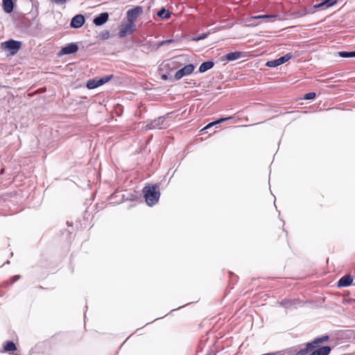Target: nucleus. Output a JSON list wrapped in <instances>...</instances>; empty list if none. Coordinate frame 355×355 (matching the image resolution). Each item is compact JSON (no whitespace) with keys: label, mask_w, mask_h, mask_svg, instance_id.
I'll return each mask as SVG.
<instances>
[{"label":"nucleus","mask_w":355,"mask_h":355,"mask_svg":"<svg viewBox=\"0 0 355 355\" xmlns=\"http://www.w3.org/2000/svg\"><path fill=\"white\" fill-rule=\"evenodd\" d=\"M195 67L192 64H187L184 66L183 68L179 69L176 71L174 78L175 80H180L184 76L189 75L193 73Z\"/></svg>","instance_id":"nucleus-5"},{"label":"nucleus","mask_w":355,"mask_h":355,"mask_svg":"<svg viewBox=\"0 0 355 355\" xmlns=\"http://www.w3.org/2000/svg\"><path fill=\"white\" fill-rule=\"evenodd\" d=\"M5 352H13L17 349L15 344L12 341H7L3 345Z\"/></svg>","instance_id":"nucleus-17"},{"label":"nucleus","mask_w":355,"mask_h":355,"mask_svg":"<svg viewBox=\"0 0 355 355\" xmlns=\"http://www.w3.org/2000/svg\"><path fill=\"white\" fill-rule=\"evenodd\" d=\"M162 78L163 79H166V75L162 76Z\"/></svg>","instance_id":"nucleus-29"},{"label":"nucleus","mask_w":355,"mask_h":355,"mask_svg":"<svg viewBox=\"0 0 355 355\" xmlns=\"http://www.w3.org/2000/svg\"><path fill=\"white\" fill-rule=\"evenodd\" d=\"M136 29V25L135 23L129 22L127 20V22L122 23L119 26V33L118 35L120 38H123L126 37L127 35H130L134 33Z\"/></svg>","instance_id":"nucleus-2"},{"label":"nucleus","mask_w":355,"mask_h":355,"mask_svg":"<svg viewBox=\"0 0 355 355\" xmlns=\"http://www.w3.org/2000/svg\"><path fill=\"white\" fill-rule=\"evenodd\" d=\"M19 278H20V275H15L12 277H11L10 282H11V283H14L16 281H17L18 279H19Z\"/></svg>","instance_id":"nucleus-26"},{"label":"nucleus","mask_w":355,"mask_h":355,"mask_svg":"<svg viewBox=\"0 0 355 355\" xmlns=\"http://www.w3.org/2000/svg\"><path fill=\"white\" fill-rule=\"evenodd\" d=\"M207 36V33H202V34L200 35L199 36H198L197 37L193 38V40L199 41V40L206 38Z\"/></svg>","instance_id":"nucleus-24"},{"label":"nucleus","mask_w":355,"mask_h":355,"mask_svg":"<svg viewBox=\"0 0 355 355\" xmlns=\"http://www.w3.org/2000/svg\"><path fill=\"white\" fill-rule=\"evenodd\" d=\"M5 48L10 51L12 55H15L21 47V42L13 40H10L4 42Z\"/></svg>","instance_id":"nucleus-6"},{"label":"nucleus","mask_w":355,"mask_h":355,"mask_svg":"<svg viewBox=\"0 0 355 355\" xmlns=\"http://www.w3.org/2000/svg\"><path fill=\"white\" fill-rule=\"evenodd\" d=\"M157 15L162 19H168L171 17V12L168 10H166L162 8L157 12Z\"/></svg>","instance_id":"nucleus-18"},{"label":"nucleus","mask_w":355,"mask_h":355,"mask_svg":"<svg viewBox=\"0 0 355 355\" xmlns=\"http://www.w3.org/2000/svg\"><path fill=\"white\" fill-rule=\"evenodd\" d=\"M353 282V277L350 275H345L340 279L338 286L344 287L349 286Z\"/></svg>","instance_id":"nucleus-11"},{"label":"nucleus","mask_w":355,"mask_h":355,"mask_svg":"<svg viewBox=\"0 0 355 355\" xmlns=\"http://www.w3.org/2000/svg\"><path fill=\"white\" fill-rule=\"evenodd\" d=\"M85 19L83 15H76L72 18L70 26L72 28H78L85 24Z\"/></svg>","instance_id":"nucleus-8"},{"label":"nucleus","mask_w":355,"mask_h":355,"mask_svg":"<svg viewBox=\"0 0 355 355\" xmlns=\"http://www.w3.org/2000/svg\"><path fill=\"white\" fill-rule=\"evenodd\" d=\"M78 49V45L75 43H71L62 48L59 55H67L76 53Z\"/></svg>","instance_id":"nucleus-7"},{"label":"nucleus","mask_w":355,"mask_h":355,"mask_svg":"<svg viewBox=\"0 0 355 355\" xmlns=\"http://www.w3.org/2000/svg\"><path fill=\"white\" fill-rule=\"evenodd\" d=\"M275 17V15H256V16L251 17L250 20L259 19H270V18H273Z\"/></svg>","instance_id":"nucleus-20"},{"label":"nucleus","mask_w":355,"mask_h":355,"mask_svg":"<svg viewBox=\"0 0 355 355\" xmlns=\"http://www.w3.org/2000/svg\"><path fill=\"white\" fill-rule=\"evenodd\" d=\"M164 122V119L162 117H159L150 123H148L146 126V129L151 130V129H161L162 128L163 123Z\"/></svg>","instance_id":"nucleus-9"},{"label":"nucleus","mask_w":355,"mask_h":355,"mask_svg":"<svg viewBox=\"0 0 355 355\" xmlns=\"http://www.w3.org/2000/svg\"><path fill=\"white\" fill-rule=\"evenodd\" d=\"M281 234L285 235V232L283 230L280 229Z\"/></svg>","instance_id":"nucleus-27"},{"label":"nucleus","mask_w":355,"mask_h":355,"mask_svg":"<svg viewBox=\"0 0 355 355\" xmlns=\"http://www.w3.org/2000/svg\"><path fill=\"white\" fill-rule=\"evenodd\" d=\"M316 96V94L315 92H309L304 94L303 99L304 100H311L315 98Z\"/></svg>","instance_id":"nucleus-23"},{"label":"nucleus","mask_w":355,"mask_h":355,"mask_svg":"<svg viewBox=\"0 0 355 355\" xmlns=\"http://www.w3.org/2000/svg\"><path fill=\"white\" fill-rule=\"evenodd\" d=\"M144 193L146 202L149 206L154 205L160 196L159 187L156 184L144 187Z\"/></svg>","instance_id":"nucleus-1"},{"label":"nucleus","mask_w":355,"mask_h":355,"mask_svg":"<svg viewBox=\"0 0 355 355\" xmlns=\"http://www.w3.org/2000/svg\"><path fill=\"white\" fill-rule=\"evenodd\" d=\"M339 55L343 58L355 57V51H352V52L340 51Z\"/></svg>","instance_id":"nucleus-21"},{"label":"nucleus","mask_w":355,"mask_h":355,"mask_svg":"<svg viewBox=\"0 0 355 355\" xmlns=\"http://www.w3.org/2000/svg\"><path fill=\"white\" fill-rule=\"evenodd\" d=\"M109 15L107 12H103L94 19V23L96 26H101L108 20Z\"/></svg>","instance_id":"nucleus-10"},{"label":"nucleus","mask_w":355,"mask_h":355,"mask_svg":"<svg viewBox=\"0 0 355 355\" xmlns=\"http://www.w3.org/2000/svg\"><path fill=\"white\" fill-rule=\"evenodd\" d=\"M243 56V53L239 51L232 52L227 53L224 56L225 60L227 61H233L241 58Z\"/></svg>","instance_id":"nucleus-12"},{"label":"nucleus","mask_w":355,"mask_h":355,"mask_svg":"<svg viewBox=\"0 0 355 355\" xmlns=\"http://www.w3.org/2000/svg\"><path fill=\"white\" fill-rule=\"evenodd\" d=\"M338 0H324L323 2L315 4L314 6V8H329L331 6H333L337 3Z\"/></svg>","instance_id":"nucleus-13"},{"label":"nucleus","mask_w":355,"mask_h":355,"mask_svg":"<svg viewBox=\"0 0 355 355\" xmlns=\"http://www.w3.org/2000/svg\"><path fill=\"white\" fill-rule=\"evenodd\" d=\"M56 4H60V5H63V4H65V3L67 2V0H52Z\"/></svg>","instance_id":"nucleus-25"},{"label":"nucleus","mask_w":355,"mask_h":355,"mask_svg":"<svg viewBox=\"0 0 355 355\" xmlns=\"http://www.w3.org/2000/svg\"><path fill=\"white\" fill-rule=\"evenodd\" d=\"M112 77H113V75H110V76H105L102 78L96 77V78H94L92 79H89V80H87V82L86 83V87L89 89H95V88L107 83L108 81H110Z\"/></svg>","instance_id":"nucleus-3"},{"label":"nucleus","mask_w":355,"mask_h":355,"mask_svg":"<svg viewBox=\"0 0 355 355\" xmlns=\"http://www.w3.org/2000/svg\"><path fill=\"white\" fill-rule=\"evenodd\" d=\"M232 119V116H229V117H225V118H220L215 121H213L211 123H209L208 125H207L205 128H203L201 131H203L206 129H208L209 128H211L213 125H216V124H218V123H220L222 122H224L225 121H227L229 119Z\"/></svg>","instance_id":"nucleus-16"},{"label":"nucleus","mask_w":355,"mask_h":355,"mask_svg":"<svg viewBox=\"0 0 355 355\" xmlns=\"http://www.w3.org/2000/svg\"><path fill=\"white\" fill-rule=\"evenodd\" d=\"M293 57V55L291 53H287L285 55L278 58L279 64H282L284 62L288 61L290 59H291Z\"/></svg>","instance_id":"nucleus-19"},{"label":"nucleus","mask_w":355,"mask_h":355,"mask_svg":"<svg viewBox=\"0 0 355 355\" xmlns=\"http://www.w3.org/2000/svg\"><path fill=\"white\" fill-rule=\"evenodd\" d=\"M143 12V9L141 6H136L130 9L126 12L127 20L129 22L135 23L137 18Z\"/></svg>","instance_id":"nucleus-4"},{"label":"nucleus","mask_w":355,"mask_h":355,"mask_svg":"<svg viewBox=\"0 0 355 355\" xmlns=\"http://www.w3.org/2000/svg\"><path fill=\"white\" fill-rule=\"evenodd\" d=\"M214 67V62L207 61L202 63L199 67L200 72H205L206 71L211 69Z\"/></svg>","instance_id":"nucleus-15"},{"label":"nucleus","mask_w":355,"mask_h":355,"mask_svg":"<svg viewBox=\"0 0 355 355\" xmlns=\"http://www.w3.org/2000/svg\"><path fill=\"white\" fill-rule=\"evenodd\" d=\"M3 10L7 13H10L13 10V2L12 0H3Z\"/></svg>","instance_id":"nucleus-14"},{"label":"nucleus","mask_w":355,"mask_h":355,"mask_svg":"<svg viewBox=\"0 0 355 355\" xmlns=\"http://www.w3.org/2000/svg\"><path fill=\"white\" fill-rule=\"evenodd\" d=\"M266 65L267 67H277V66H279L280 64L279 63L278 59H277V60H274L268 61L266 62Z\"/></svg>","instance_id":"nucleus-22"},{"label":"nucleus","mask_w":355,"mask_h":355,"mask_svg":"<svg viewBox=\"0 0 355 355\" xmlns=\"http://www.w3.org/2000/svg\"><path fill=\"white\" fill-rule=\"evenodd\" d=\"M40 92H45L46 91V88H42L40 89Z\"/></svg>","instance_id":"nucleus-28"}]
</instances>
